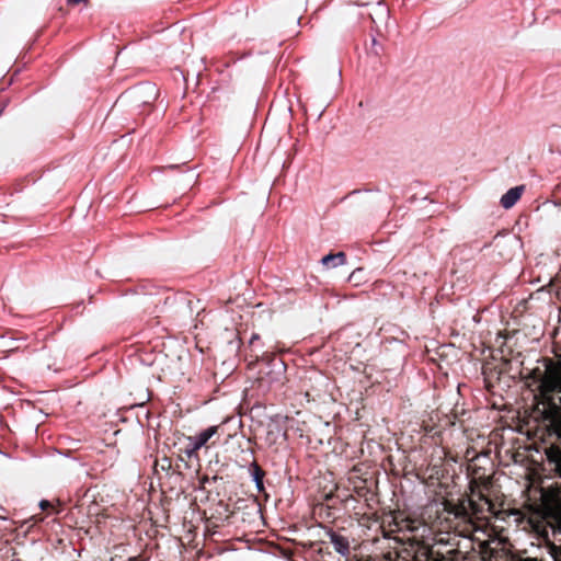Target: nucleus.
<instances>
[{"instance_id":"obj_7","label":"nucleus","mask_w":561,"mask_h":561,"mask_svg":"<svg viewBox=\"0 0 561 561\" xmlns=\"http://www.w3.org/2000/svg\"><path fill=\"white\" fill-rule=\"evenodd\" d=\"M339 496H335L333 494H328L325 495V504H320L316 510H317V514L320 516V517H323V518H327V519H330V518H335V515L333 513V510L335 508V500H337Z\"/></svg>"},{"instance_id":"obj_17","label":"nucleus","mask_w":561,"mask_h":561,"mask_svg":"<svg viewBox=\"0 0 561 561\" xmlns=\"http://www.w3.org/2000/svg\"><path fill=\"white\" fill-rule=\"evenodd\" d=\"M362 272V268H358L357 271H354L351 275H350V280L352 282L354 278L355 279H358V276H356L357 273H360Z\"/></svg>"},{"instance_id":"obj_15","label":"nucleus","mask_w":561,"mask_h":561,"mask_svg":"<svg viewBox=\"0 0 561 561\" xmlns=\"http://www.w3.org/2000/svg\"><path fill=\"white\" fill-rule=\"evenodd\" d=\"M396 556H397V552L388 551L387 553H385L382 556V558L385 559V561H394Z\"/></svg>"},{"instance_id":"obj_3","label":"nucleus","mask_w":561,"mask_h":561,"mask_svg":"<svg viewBox=\"0 0 561 561\" xmlns=\"http://www.w3.org/2000/svg\"><path fill=\"white\" fill-rule=\"evenodd\" d=\"M219 426L214 425L209 426L208 428L202 431L198 435L194 437V440L191 445V447L185 449V454L188 458H192L193 456L197 457V451L205 447L209 448L211 445H215V442H210V439L218 434Z\"/></svg>"},{"instance_id":"obj_5","label":"nucleus","mask_w":561,"mask_h":561,"mask_svg":"<svg viewBox=\"0 0 561 561\" xmlns=\"http://www.w3.org/2000/svg\"><path fill=\"white\" fill-rule=\"evenodd\" d=\"M327 536L330 539V542L333 545L335 551L341 554H346L350 552V542L348 539L332 529L327 531Z\"/></svg>"},{"instance_id":"obj_18","label":"nucleus","mask_w":561,"mask_h":561,"mask_svg":"<svg viewBox=\"0 0 561 561\" xmlns=\"http://www.w3.org/2000/svg\"><path fill=\"white\" fill-rule=\"evenodd\" d=\"M362 272V268H358L357 271H354L351 275H350V280L352 282L354 278L355 279H358V276H356L357 273H360Z\"/></svg>"},{"instance_id":"obj_4","label":"nucleus","mask_w":561,"mask_h":561,"mask_svg":"<svg viewBox=\"0 0 561 561\" xmlns=\"http://www.w3.org/2000/svg\"><path fill=\"white\" fill-rule=\"evenodd\" d=\"M524 191H525L524 185H518V186L510 188L501 197V201H500L501 206L505 209L512 208L520 199Z\"/></svg>"},{"instance_id":"obj_16","label":"nucleus","mask_w":561,"mask_h":561,"mask_svg":"<svg viewBox=\"0 0 561 561\" xmlns=\"http://www.w3.org/2000/svg\"><path fill=\"white\" fill-rule=\"evenodd\" d=\"M169 467H171V461H170V459H169V458L164 457V458L162 459L161 468H162V469H165V468H169Z\"/></svg>"},{"instance_id":"obj_6","label":"nucleus","mask_w":561,"mask_h":561,"mask_svg":"<svg viewBox=\"0 0 561 561\" xmlns=\"http://www.w3.org/2000/svg\"><path fill=\"white\" fill-rule=\"evenodd\" d=\"M249 472L252 477V480L255 483L257 492L263 493L265 491V486H264V477L266 474L265 470H263V468L256 461H252L249 467Z\"/></svg>"},{"instance_id":"obj_1","label":"nucleus","mask_w":561,"mask_h":561,"mask_svg":"<svg viewBox=\"0 0 561 561\" xmlns=\"http://www.w3.org/2000/svg\"><path fill=\"white\" fill-rule=\"evenodd\" d=\"M541 403L545 407V419L549 420L561 434V371L545 373L538 386Z\"/></svg>"},{"instance_id":"obj_20","label":"nucleus","mask_w":561,"mask_h":561,"mask_svg":"<svg viewBox=\"0 0 561 561\" xmlns=\"http://www.w3.org/2000/svg\"><path fill=\"white\" fill-rule=\"evenodd\" d=\"M353 500V494L350 495V497H346L345 500H343L345 503H347L348 501Z\"/></svg>"},{"instance_id":"obj_11","label":"nucleus","mask_w":561,"mask_h":561,"mask_svg":"<svg viewBox=\"0 0 561 561\" xmlns=\"http://www.w3.org/2000/svg\"><path fill=\"white\" fill-rule=\"evenodd\" d=\"M435 551L427 545H422L417 548L414 554V561H432Z\"/></svg>"},{"instance_id":"obj_9","label":"nucleus","mask_w":561,"mask_h":561,"mask_svg":"<svg viewBox=\"0 0 561 561\" xmlns=\"http://www.w3.org/2000/svg\"><path fill=\"white\" fill-rule=\"evenodd\" d=\"M393 512V516H396V519H397V530L399 531H404V530H409V531H413L417 528L416 526V520L411 518V517H408L404 512H401V511H392Z\"/></svg>"},{"instance_id":"obj_19","label":"nucleus","mask_w":561,"mask_h":561,"mask_svg":"<svg viewBox=\"0 0 561 561\" xmlns=\"http://www.w3.org/2000/svg\"><path fill=\"white\" fill-rule=\"evenodd\" d=\"M259 339H260V337H259V335H257V334H253V335H252V337H251V340H250V344H251V345H253V344H254V342H255L256 340H259Z\"/></svg>"},{"instance_id":"obj_8","label":"nucleus","mask_w":561,"mask_h":561,"mask_svg":"<svg viewBox=\"0 0 561 561\" xmlns=\"http://www.w3.org/2000/svg\"><path fill=\"white\" fill-rule=\"evenodd\" d=\"M380 528L385 537H390L391 534L399 533V530H397V519L392 511L382 514Z\"/></svg>"},{"instance_id":"obj_13","label":"nucleus","mask_w":561,"mask_h":561,"mask_svg":"<svg viewBox=\"0 0 561 561\" xmlns=\"http://www.w3.org/2000/svg\"><path fill=\"white\" fill-rule=\"evenodd\" d=\"M39 506H41V508H42L43 511H47V512H48L49 510H51V511H54V510H55V508H54V505H53L49 501H47V500H43V501H41Z\"/></svg>"},{"instance_id":"obj_12","label":"nucleus","mask_w":561,"mask_h":561,"mask_svg":"<svg viewBox=\"0 0 561 561\" xmlns=\"http://www.w3.org/2000/svg\"><path fill=\"white\" fill-rule=\"evenodd\" d=\"M545 511H546V516L548 518V522L552 527L554 537L559 536L558 539L561 541V525L559 523H557V520L553 518L551 510H545Z\"/></svg>"},{"instance_id":"obj_10","label":"nucleus","mask_w":561,"mask_h":561,"mask_svg":"<svg viewBox=\"0 0 561 561\" xmlns=\"http://www.w3.org/2000/svg\"><path fill=\"white\" fill-rule=\"evenodd\" d=\"M321 262L325 267H336L346 262V254L344 252L330 253L323 256Z\"/></svg>"},{"instance_id":"obj_2","label":"nucleus","mask_w":561,"mask_h":561,"mask_svg":"<svg viewBox=\"0 0 561 561\" xmlns=\"http://www.w3.org/2000/svg\"><path fill=\"white\" fill-rule=\"evenodd\" d=\"M360 470L357 467H354L348 473V483L350 489L353 493L363 499L366 502V505L369 506V502L375 500L376 494L371 490L374 484L373 479L362 478L359 474Z\"/></svg>"},{"instance_id":"obj_14","label":"nucleus","mask_w":561,"mask_h":561,"mask_svg":"<svg viewBox=\"0 0 561 561\" xmlns=\"http://www.w3.org/2000/svg\"><path fill=\"white\" fill-rule=\"evenodd\" d=\"M432 561H453L450 558L445 557L443 553L435 551V556H433Z\"/></svg>"}]
</instances>
